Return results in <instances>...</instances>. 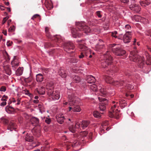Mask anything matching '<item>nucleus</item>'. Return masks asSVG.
Here are the masks:
<instances>
[{
	"instance_id": "6e6552de",
	"label": "nucleus",
	"mask_w": 151,
	"mask_h": 151,
	"mask_svg": "<svg viewBox=\"0 0 151 151\" xmlns=\"http://www.w3.org/2000/svg\"><path fill=\"white\" fill-rule=\"evenodd\" d=\"M25 139L26 141H27L29 142H33L31 145L28 146V149H32L34 147L38 146L40 144V142H37L34 141V138L31 134H27L25 137Z\"/></svg>"
},
{
	"instance_id": "c756f323",
	"label": "nucleus",
	"mask_w": 151,
	"mask_h": 151,
	"mask_svg": "<svg viewBox=\"0 0 151 151\" xmlns=\"http://www.w3.org/2000/svg\"><path fill=\"white\" fill-rule=\"evenodd\" d=\"M119 104L122 108H123L127 105V103L125 100L122 99L119 101Z\"/></svg>"
},
{
	"instance_id": "bb28decb",
	"label": "nucleus",
	"mask_w": 151,
	"mask_h": 151,
	"mask_svg": "<svg viewBox=\"0 0 151 151\" xmlns=\"http://www.w3.org/2000/svg\"><path fill=\"white\" fill-rule=\"evenodd\" d=\"M77 142L76 141H75L73 142H67L66 144L67 146V150H68L71 146L73 147H75Z\"/></svg>"
},
{
	"instance_id": "0eeeda50",
	"label": "nucleus",
	"mask_w": 151,
	"mask_h": 151,
	"mask_svg": "<svg viewBox=\"0 0 151 151\" xmlns=\"http://www.w3.org/2000/svg\"><path fill=\"white\" fill-rule=\"evenodd\" d=\"M117 105L115 104L112 106L109 111V115L110 117L115 118L118 119L119 116L120 111H119L117 108H116Z\"/></svg>"
},
{
	"instance_id": "aec40b11",
	"label": "nucleus",
	"mask_w": 151,
	"mask_h": 151,
	"mask_svg": "<svg viewBox=\"0 0 151 151\" xmlns=\"http://www.w3.org/2000/svg\"><path fill=\"white\" fill-rule=\"evenodd\" d=\"M100 42L96 46V50L100 51L103 49L104 47V45L101 43L103 41L101 40H99Z\"/></svg>"
},
{
	"instance_id": "09e8293b",
	"label": "nucleus",
	"mask_w": 151,
	"mask_h": 151,
	"mask_svg": "<svg viewBox=\"0 0 151 151\" xmlns=\"http://www.w3.org/2000/svg\"><path fill=\"white\" fill-rule=\"evenodd\" d=\"M88 133L87 132L84 131L81 132L80 133V135L82 137H86Z\"/></svg>"
},
{
	"instance_id": "f03ea898",
	"label": "nucleus",
	"mask_w": 151,
	"mask_h": 151,
	"mask_svg": "<svg viewBox=\"0 0 151 151\" xmlns=\"http://www.w3.org/2000/svg\"><path fill=\"white\" fill-rule=\"evenodd\" d=\"M130 60L134 62H137L138 66L143 68L144 65L145 59L143 57L140 56L134 52H132L130 55Z\"/></svg>"
},
{
	"instance_id": "de8ad7c7",
	"label": "nucleus",
	"mask_w": 151,
	"mask_h": 151,
	"mask_svg": "<svg viewBox=\"0 0 151 151\" xmlns=\"http://www.w3.org/2000/svg\"><path fill=\"white\" fill-rule=\"evenodd\" d=\"M54 46L51 43L49 42L46 43L45 44V48H48L50 47H52Z\"/></svg>"
},
{
	"instance_id": "2eb2a0df",
	"label": "nucleus",
	"mask_w": 151,
	"mask_h": 151,
	"mask_svg": "<svg viewBox=\"0 0 151 151\" xmlns=\"http://www.w3.org/2000/svg\"><path fill=\"white\" fill-rule=\"evenodd\" d=\"M129 8L131 10L136 12H139L141 9L139 6L135 4L130 5Z\"/></svg>"
},
{
	"instance_id": "37998d69",
	"label": "nucleus",
	"mask_w": 151,
	"mask_h": 151,
	"mask_svg": "<svg viewBox=\"0 0 151 151\" xmlns=\"http://www.w3.org/2000/svg\"><path fill=\"white\" fill-rule=\"evenodd\" d=\"M111 35L113 37H114L115 38H117V37L116 35L117 34V32L116 31H115L114 32H111Z\"/></svg>"
},
{
	"instance_id": "6e6d98bb",
	"label": "nucleus",
	"mask_w": 151,
	"mask_h": 151,
	"mask_svg": "<svg viewBox=\"0 0 151 151\" xmlns=\"http://www.w3.org/2000/svg\"><path fill=\"white\" fill-rule=\"evenodd\" d=\"M38 17L39 19L40 18V16L38 14H36L34 15L32 18L31 19L33 20H34L36 18Z\"/></svg>"
},
{
	"instance_id": "338daca9",
	"label": "nucleus",
	"mask_w": 151,
	"mask_h": 151,
	"mask_svg": "<svg viewBox=\"0 0 151 151\" xmlns=\"http://www.w3.org/2000/svg\"><path fill=\"white\" fill-rule=\"evenodd\" d=\"M6 102H3L0 105L1 106H4L6 105Z\"/></svg>"
},
{
	"instance_id": "72a5a7b5",
	"label": "nucleus",
	"mask_w": 151,
	"mask_h": 151,
	"mask_svg": "<svg viewBox=\"0 0 151 151\" xmlns=\"http://www.w3.org/2000/svg\"><path fill=\"white\" fill-rule=\"evenodd\" d=\"M101 93V95L102 96H105L107 94V92L104 88H101L99 89Z\"/></svg>"
},
{
	"instance_id": "c03bdc74",
	"label": "nucleus",
	"mask_w": 151,
	"mask_h": 151,
	"mask_svg": "<svg viewBox=\"0 0 151 151\" xmlns=\"http://www.w3.org/2000/svg\"><path fill=\"white\" fill-rule=\"evenodd\" d=\"M146 64L148 65H151V58L149 57L147 58Z\"/></svg>"
},
{
	"instance_id": "8fccbe9b",
	"label": "nucleus",
	"mask_w": 151,
	"mask_h": 151,
	"mask_svg": "<svg viewBox=\"0 0 151 151\" xmlns=\"http://www.w3.org/2000/svg\"><path fill=\"white\" fill-rule=\"evenodd\" d=\"M33 134L37 137H39L40 136V133L39 131H35L33 133Z\"/></svg>"
},
{
	"instance_id": "052dcab7",
	"label": "nucleus",
	"mask_w": 151,
	"mask_h": 151,
	"mask_svg": "<svg viewBox=\"0 0 151 151\" xmlns=\"http://www.w3.org/2000/svg\"><path fill=\"white\" fill-rule=\"evenodd\" d=\"M8 19V18L7 17L4 18L2 22V24H4Z\"/></svg>"
},
{
	"instance_id": "9b49d317",
	"label": "nucleus",
	"mask_w": 151,
	"mask_h": 151,
	"mask_svg": "<svg viewBox=\"0 0 151 151\" xmlns=\"http://www.w3.org/2000/svg\"><path fill=\"white\" fill-rule=\"evenodd\" d=\"M51 90L50 89L47 92L48 95L54 101L58 100L60 96L59 93L58 91L54 92Z\"/></svg>"
},
{
	"instance_id": "e2e57ef3",
	"label": "nucleus",
	"mask_w": 151,
	"mask_h": 151,
	"mask_svg": "<svg viewBox=\"0 0 151 151\" xmlns=\"http://www.w3.org/2000/svg\"><path fill=\"white\" fill-rule=\"evenodd\" d=\"M8 106L9 108L11 109L12 111H13V112H14L15 111L14 109L12 106Z\"/></svg>"
},
{
	"instance_id": "a18cd8bd",
	"label": "nucleus",
	"mask_w": 151,
	"mask_h": 151,
	"mask_svg": "<svg viewBox=\"0 0 151 151\" xmlns=\"http://www.w3.org/2000/svg\"><path fill=\"white\" fill-rule=\"evenodd\" d=\"M32 78L31 77L29 78H26L25 79V81L26 82L29 83L32 81Z\"/></svg>"
},
{
	"instance_id": "864d4df0",
	"label": "nucleus",
	"mask_w": 151,
	"mask_h": 151,
	"mask_svg": "<svg viewBox=\"0 0 151 151\" xmlns=\"http://www.w3.org/2000/svg\"><path fill=\"white\" fill-rule=\"evenodd\" d=\"M43 72V73H45L47 74L48 73V72L49 71V69L47 68H43L42 69V70Z\"/></svg>"
},
{
	"instance_id": "13d9d810",
	"label": "nucleus",
	"mask_w": 151,
	"mask_h": 151,
	"mask_svg": "<svg viewBox=\"0 0 151 151\" xmlns=\"http://www.w3.org/2000/svg\"><path fill=\"white\" fill-rule=\"evenodd\" d=\"M96 15L99 17L101 18L102 17V15L100 14V11H97L96 12Z\"/></svg>"
},
{
	"instance_id": "4be33fe9",
	"label": "nucleus",
	"mask_w": 151,
	"mask_h": 151,
	"mask_svg": "<svg viewBox=\"0 0 151 151\" xmlns=\"http://www.w3.org/2000/svg\"><path fill=\"white\" fill-rule=\"evenodd\" d=\"M90 123V122L88 120H83L81 122V127L83 129H86Z\"/></svg>"
},
{
	"instance_id": "f704fd0d",
	"label": "nucleus",
	"mask_w": 151,
	"mask_h": 151,
	"mask_svg": "<svg viewBox=\"0 0 151 151\" xmlns=\"http://www.w3.org/2000/svg\"><path fill=\"white\" fill-rule=\"evenodd\" d=\"M141 5L143 6H148L150 4V3L147 1H141L140 2Z\"/></svg>"
},
{
	"instance_id": "cd10ccee",
	"label": "nucleus",
	"mask_w": 151,
	"mask_h": 151,
	"mask_svg": "<svg viewBox=\"0 0 151 151\" xmlns=\"http://www.w3.org/2000/svg\"><path fill=\"white\" fill-rule=\"evenodd\" d=\"M104 78L106 82L110 84H111L113 82V79L107 75H105L104 76Z\"/></svg>"
},
{
	"instance_id": "5701e85b",
	"label": "nucleus",
	"mask_w": 151,
	"mask_h": 151,
	"mask_svg": "<svg viewBox=\"0 0 151 151\" xmlns=\"http://www.w3.org/2000/svg\"><path fill=\"white\" fill-rule=\"evenodd\" d=\"M58 74L62 78H65L67 76V73L64 70L61 69L59 70Z\"/></svg>"
},
{
	"instance_id": "dca6fc26",
	"label": "nucleus",
	"mask_w": 151,
	"mask_h": 151,
	"mask_svg": "<svg viewBox=\"0 0 151 151\" xmlns=\"http://www.w3.org/2000/svg\"><path fill=\"white\" fill-rule=\"evenodd\" d=\"M131 38V33L128 31L123 36V41L125 43H128L130 42Z\"/></svg>"
},
{
	"instance_id": "393cba45",
	"label": "nucleus",
	"mask_w": 151,
	"mask_h": 151,
	"mask_svg": "<svg viewBox=\"0 0 151 151\" xmlns=\"http://www.w3.org/2000/svg\"><path fill=\"white\" fill-rule=\"evenodd\" d=\"M11 65L12 67L18 66L19 65V63L16 59V56H14L13 60L11 62Z\"/></svg>"
},
{
	"instance_id": "ea45409f",
	"label": "nucleus",
	"mask_w": 151,
	"mask_h": 151,
	"mask_svg": "<svg viewBox=\"0 0 151 151\" xmlns=\"http://www.w3.org/2000/svg\"><path fill=\"white\" fill-rule=\"evenodd\" d=\"M5 58L6 60V62H8L10 60V58H9V55L7 52H5V53L4 54Z\"/></svg>"
},
{
	"instance_id": "9d476101",
	"label": "nucleus",
	"mask_w": 151,
	"mask_h": 151,
	"mask_svg": "<svg viewBox=\"0 0 151 151\" xmlns=\"http://www.w3.org/2000/svg\"><path fill=\"white\" fill-rule=\"evenodd\" d=\"M99 101L102 102L99 104V108L101 111H104L106 109V106L107 104L108 101L106 99L100 97L98 98Z\"/></svg>"
},
{
	"instance_id": "c85d7f7f",
	"label": "nucleus",
	"mask_w": 151,
	"mask_h": 151,
	"mask_svg": "<svg viewBox=\"0 0 151 151\" xmlns=\"http://www.w3.org/2000/svg\"><path fill=\"white\" fill-rule=\"evenodd\" d=\"M30 121L32 124H35V125H37L39 122L38 119L35 117H32Z\"/></svg>"
},
{
	"instance_id": "f8f14e48",
	"label": "nucleus",
	"mask_w": 151,
	"mask_h": 151,
	"mask_svg": "<svg viewBox=\"0 0 151 151\" xmlns=\"http://www.w3.org/2000/svg\"><path fill=\"white\" fill-rule=\"evenodd\" d=\"M3 122L4 124H8L7 129L10 131H13V130H15L16 129L15 127V125L14 122L12 121L9 122L8 120L7 119H4Z\"/></svg>"
},
{
	"instance_id": "bf43d9fd",
	"label": "nucleus",
	"mask_w": 151,
	"mask_h": 151,
	"mask_svg": "<svg viewBox=\"0 0 151 151\" xmlns=\"http://www.w3.org/2000/svg\"><path fill=\"white\" fill-rule=\"evenodd\" d=\"M125 29L127 30H129L131 29V27L130 26L129 24H127L125 26Z\"/></svg>"
},
{
	"instance_id": "603ef678",
	"label": "nucleus",
	"mask_w": 151,
	"mask_h": 151,
	"mask_svg": "<svg viewBox=\"0 0 151 151\" xmlns=\"http://www.w3.org/2000/svg\"><path fill=\"white\" fill-rule=\"evenodd\" d=\"M8 97L7 96L4 95L3 96L2 99H1V100L2 101H5V102L6 101L7 99H8Z\"/></svg>"
},
{
	"instance_id": "473e14b6",
	"label": "nucleus",
	"mask_w": 151,
	"mask_h": 151,
	"mask_svg": "<svg viewBox=\"0 0 151 151\" xmlns=\"http://www.w3.org/2000/svg\"><path fill=\"white\" fill-rule=\"evenodd\" d=\"M16 74L18 76L21 75L22 73V68L20 67H19L16 71Z\"/></svg>"
},
{
	"instance_id": "1a4fd4ad",
	"label": "nucleus",
	"mask_w": 151,
	"mask_h": 151,
	"mask_svg": "<svg viewBox=\"0 0 151 151\" xmlns=\"http://www.w3.org/2000/svg\"><path fill=\"white\" fill-rule=\"evenodd\" d=\"M75 46L73 43L71 42H65L64 44L63 48L64 50L69 54H70L73 52V51H69L71 50H73Z\"/></svg>"
},
{
	"instance_id": "4468645a",
	"label": "nucleus",
	"mask_w": 151,
	"mask_h": 151,
	"mask_svg": "<svg viewBox=\"0 0 151 151\" xmlns=\"http://www.w3.org/2000/svg\"><path fill=\"white\" fill-rule=\"evenodd\" d=\"M81 127V124L79 122H77L75 124V127H74L73 124L69 125L68 129L72 133H74L76 132V128H79Z\"/></svg>"
},
{
	"instance_id": "ddd939ff",
	"label": "nucleus",
	"mask_w": 151,
	"mask_h": 151,
	"mask_svg": "<svg viewBox=\"0 0 151 151\" xmlns=\"http://www.w3.org/2000/svg\"><path fill=\"white\" fill-rule=\"evenodd\" d=\"M49 28L46 27L45 28V32L46 36L49 38L52 39V40H54L55 42H60V40L59 37H52L49 32Z\"/></svg>"
},
{
	"instance_id": "39448f33",
	"label": "nucleus",
	"mask_w": 151,
	"mask_h": 151,
	"mask_svg": "<svg viewBox=\"0 0 151 151\" xmlns=\"http://www.w3.org/2000/svg\"><path fill=\"white\" fill-rule=\"evenodd\" d=\"M103 57V59L101 60V64L102 67L106 68L111 64L112 63L113 59L108 51H107L106 53L104 55Z\"/></svg>"
},
{
	"instance_id": "f3484780",
	"label": "nucleus",
	"mask_w": 151,
	"mask_h": 151,
	"mask_svg": "<svg viewBox=\"0 0 151 151\" xmlns=\"http://www.w3.org/2000/svg\"><path fill=\"white\" fill-rule=\"evenodd\" d=\"M87 83L91 84L94 83L95 81V78L91 75L87 76L86 78Z\"/></svg>"
},
{
	"instance_id": "f257e3e1",
	"label": "nucleus",
	"mask_w": 151,
	"mask_h": 151,
	"mask_svg": "<svg viewBox=\"0 0 151 151\" xmlns=\"http://www.w3.org/2000/svg\"><path fill=\"white\" fill-rule=\"evenodd\" d=\"M76 25L77 28H73L71 29V32L73 37L74 38L81 37L83 33L82 31H83L86 33H87L91 31L90 28L86 25L84 22H77Z\"/></svg>"
},
{
	"instance_id": "69168bd1",
	"label": "nucleus",
	"mask_w": 151,
	"mask_h": 151,
	"mask_svg": "<svg viewBox=\"0 0 151 151\" xmlns=\"http://www.w3.org/2000/svg\"><path fill=\"white\" fill-rule=\"evenodd\" d=\"M25 94L26 95H28L29 96H30V95H31V94L30 93L28 90H27L25 91Z\"/></svg>"
},
{
	"instance_id": "7ed1b4c3",
	"label": "nucleus",
	"mask_w": 151,
	"mask_h": 151,
	"mask_svg": "<svg viewBox=\"0 0 151 151\" xmlns=\"http://www.w3.org/2000/svg\"><path fill=\"white\" fill-rule=\"evenodd\" d=\"M69 111L72 110L74 112H79L81 110V109L79 105L76 104V100L73 94L69 95Z\"/></svg>"
},
{
	"instance_id": "0e129e2a",
	"label": "nucleus",
	"mask_w": 151,
	"mask_h": 151,
	"mask_svg": "<svg viewBox=\"0 0 151 151\" xmlns=\"http://www.w3.org/2000/svg\"><path fill=\"white\" fill-rule=\"evenodd\" d=\"M21 99L18 98L17 100V103L16 104V105H19L20 104L21 101Z\"/></svg>"
},
{
	"instance_id": "423d86ee",
	"label": "nucleus",
	"mask_w": 151,
	"mask_h": 151,
	"mask_svg": "<svg viewBox=\"0 0 151 151\" xmlns=\"http://www.w3.org/2000/svg\"><path fill=\"white\" fill-rule=\"evenodd\" d=\"M119 45L116 44L110 45V47L111 48V50L117 56H120L125 54L126 51L119 47Z\"/></svg>"
},
{
	"instance_id": "58836bf2",
	"label": "nucleus",
	"mask_w": 151,
	"mask_h": 151,
	"mask_svg": "<svg viewBox=\"0 0 151 151\" xmlns=\"http://www.w3.org/2000/svg\"><path fill=\"white\" fill-rule=\"evenodd\" d=\"M134 88V86L129 84H127L125 86V89L128 90H131Z\"/></svg>"
},
{
	"instance_id": "774afa93",
	"label": "nucleus",
	"mask_w": 151,
	"mask_h": 151,
	"mask_svg": "<svg viewBox=\"0 0 151 151\" xmlns=\"http://www.w3.org/2000/svg\"><path fill=\"white\" fill-rule=\"evenodd\" d=\"M3 33L6 36L7 35V32L6 30H3Z\"/></svg>"
},
{
	"instance_id": "c9c22d12",
	"label": "nucleus",
	"mask_w": 151,
	"mask_h": 151,
	"mask_svg": "<svg viewBox=\"0 0 151 151\" xmlns=\"http://www.w3.org/2000/svg\"><path fill=\"white\" fill-rule=\"evenodd\" d=\"M45 6L49 10L51 9L53 7V5L51 3H46Z\"/></svg>"
},
{
	"instance_id": "2f4dec72",
	"label": "nucleus",
	"mask_w": 151,
	"mask_h": 151,
	"mask_svg": "<svg viewBox=\"0 0 151 151\" xmlns=\"http://www.w3.org/2000/svg\"><path fill=\"white\" fill-rule=\"evenodd\" d=\"M72 78L73 81L76 83H78L80 81V78L77 76L75 75H73L72 76Z\"/></svg>"
},
{
	"instance_id": "3c124183",
	"label": "nucleus",
	"mask_w": 151,
	"mask_h": 151,
	"mask_svg": "<svg viewBox=\"0 0 151 151\" xmlns=\"http://www.w3.org/2000/svg\"><path fill=\"white\" fill-rule=\"evenodd\" d=\"M46 123L48 124H50L51 122V120L50 119H49L46 117L45 118V117H44Z\"/></svg>"
},
{
	"instance_id": "a211bd4d",
	"label": "nucleus",
	"mask_w": 151,
	"mask_h": 151,
	"mask_svg": "<svg viewBox=\"0 0 151 151\" xmlns=\"http://www.w3.org/2000/svg\"><path fill=\"white\" fill-rule=\"evenodd\" d=\"M4 63L3 68L5 72L7 74L10 75L12 73V71L10 67L8 65H5Z\"/></svg>"
},
{
	"instance_id": "b1692460",
	"label": "nucleus",
	"mask_w": 151,
	"mask_h": 151,
	"mask_svg": "<svg viewBox=\"0 0 151 151\" xmlns=\"http://www.w3.org/2000/svg\"><path fill=\"white\" fill-rule=\"evenodd\" d=\"M36 79L37 82H42L44 79V77L43 75L41 73L37 74L36 76Z\"/></svg>"
},
{
	"instance_id": "a878e982",
	"label": "nucleus",
	"mask_w": 151,
	"mask_h": 151,
	"mask_svg": "<svg viewBox=\"0 0 151 151\" xmlns=\"http://www.w3.org/2000/svg\"><path fill=\"white\" fill-rule=\"evenodd\" d=\"M111 84L116 86H119L122 85H124L125 83L124 81H121L119 82L117 81H114Z\"/></svg>"
},
{
	"instance_id": "4c0bfd02",
	"label": "nucleus",
	"mask_w": 151,
	"mask_h": 151,
	"mask_svg": "<svg viewBox=\"0 0 151 151\" xmlns=\"http://www.w3.org/2000/svg\"><path fill=\"white\" fill-rule=\"evenodd\" d=\"M90 88L92 90L94 91H96L98 89L96 85L95 84L91 85Z\"/></svg>"
},
{
	"instance_id": "680f3d73",
	"label": "nucleus",
	"mask_w": 151,
	"mask_h": 151,
	"mask_svg": "<svg viewBox=\"0 0 151 151\" xmlns=\"http://www.w3.org/2000/svg\"><path fill=\"white\" fill-rule=\"evenodd\" d=\"M12 42H10V41H8L7 42V45L8 46H10L12 45Z\"/></svg>"
},
{
	"instance_id": "49530a36",
	"label": "nucleus",
	"mask_w": 151,
	"mask_h": 151,
	"mask_svg": "<svg viewBox=\"0 0 151 151\" xmlns=\"http://www.w3.org/2000/svg\"><path fill=\"white\" fill-rule=\"evenodd\" d=\"M15 27L13 25L12 27H10L8 29V31L9 32H12L15 31Z\"/></svg>"
},
{
	"instance_id": "5fc2aeb1",
	"label": "nucleus",
	"mask_w": 151,
	"mask_h": 151,
	"mask_svg": "<svg viewBox=\"0 0 151 151\" xmlns=\"http://www.w3.org/2000/svg\"><path fill=\"white\" fill-rule=\"evenodd\" d=\"M146 35L150 36L151 37V29L148 30L147 32H146Z\"/></svg>"
},
{
	"instance_id": "a19ab883",
	"label": "nucleus",
	"mask_w": 151,
	"mask_h": 151,
	"mask_svg": "<svg viewBox=\"0 0 151 151\" xmlns=\"http://www.w3.org/2000/svg\"><path fill=\"white\" fill-rule=\"evenodd\" d=\"M78 61V60L74 57L70 58V62L72 63H76Z\"/></svg>"
},
{
	"instance_id": "4d7b16f0",
	"label": "nucleus",
	"mask_w": 151,
	"mask_h": 151,
	"mask_svg": "<svg viewBox=\"0 0 151 151\" xmlns=\"http://www.w3.org/2000/svg\"><path fill=\"white\" fill-rule=\"evenodd\" d=\"M6 90V88L5 86H2L0 89V91H1L5 92Z\"/></svg>"
},
{
	"instance_id": "412c9836",
	"label": "nucleus",
	"mask_w": 151,
	"mask_h": 151,
	"mask_svg": "<svg viewBox=\"0 0 151 151\" xmlns=\"http://www.w3.org/2000/svg\"><path fill=\"white\" fill-rule=\"evenodd\" d=\"M35 94L37 93L40 95H44L45 93V88L43 87L42 86L39 89V90H38L37 88L35 89Z\"/></svg>"
},
{
	"instance_id": "20e7f679",
	"label": "nucleus",
	"mask_w": 151,
	"mask_h": 151,
	"mask_svg": "<svg viewBox=\"0 0 151 151\" xmlns=\"http://www.w3.org/2000/svg\"><path fill=\"white\" fill-rule=\"evenodd\" d=\"M79 43V47L82 50L80 54L78 55L80 58H83L85 57H86L88 55L89 50L88 49L87 47L83 44L84 43L85 41L80 40L78 41Z\"/></svg>"
},
{
	"instance_id": "6ab92c4d",
	"label": "nucleus",
	"mask_w": 151,
	"mask_h": 151,
	"mask_svg": "<svg viewBox=\"0 0 151 151\" xmlns=\"http://www.w3.org/2000/svg\"><path fill=\"white\" fill-rule=\"evenodd\" d=\"M56 119L58 123L60 124H62L64 122L65 118L63 114H59L57 116Z\"/></svg>"
},
{
	"instance_id": "79ce46f5",
	"label": "nucleus",
	"mask_w": 151,
	"mask_h": 151,
	"mask_svg": "<svg viewBox=\"0 0 151 151\" xmlns=\"http://www.w3.org/2000/svg\"><path fill=\"white\" fill-rule=\"evenodd\" d=\"M6 111L9 114H13L14 112L11 109L9 108L8 106H6L5 108Z\"/></svg>"
},
{
	"instance_id": "7c9ffc66",
	"label": "nucleus",
	"mask_w": 151,
	"mask_h": 151,
	"mask_svg": "<svg viewBox=\"0 0 151 151\" xmlns=\"http://www.w3.org/2000/svg\"><path fill=\"white\" fill-rule=\"evenodd\" d=\"M54 83L52 82H50L47 83V86L49 87V88H47L48 89V91L50 89H52V91H53Z\"/></svg>"
},
{
	"instance_id": "e433bc0d",
	"label": "nucleus",
	"mask_w": 151,
	"mask_h": 151,
	"mask_svg": "<svg viewBox=\"0 0 151 151\" xmlns=\"http://www.w3.org/2000/svg\"><path fill=\"white\" fill-rule=\"evenodd\" d=\"M93 115L96 118H99L101 116L100 114L97 111H94Z\"/></svg>"
}]
</instances>
